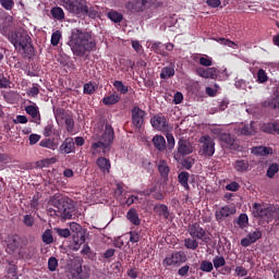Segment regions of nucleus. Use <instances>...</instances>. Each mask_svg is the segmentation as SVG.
Here are the masks:
<instances>
[{"mask_svg": "<svg viewBox=\"0 0 279 279\" xmlns=\"http://www.w3.org/2000/svg\"><path fill=\"white\" fill-rule=\"evenodd\" d=\"M84 95H93L95 93V86L93 83H86L83 87Z\"/></svg>", "mask_w": 279, "mask_h": 279, "instance_id": "obj_52", "label": "nucleus"}, {"mask_svg": "<svg viewBox=\"0 0 279 279\" xmlns=\"http://www.w3.org/2000/svg\"><path fill=\"white\" fill-rule=\"evenodd\" d=\"M113 86H114V88H116V90L118 92V93H120L121 95H128V93H129V88H128V86H125L124 84H123V82H121V81H114L113 82Z\"/></svg>", "mask_w": 279, "mask_h": 279, "instance_id": "obj_37", "label": "nucleus"}, {"mask_svg": "<svg viewBox=\"0 0 279 279\" xmlns=\"http://www.w3.org/2000/svg\"><path fill=\"white\" fill-rule=\"evenodd\" d=\"M57 234L63 239H69V236H71V231L69 229H58Z\"/></svg>", "mask_w": 279, "mask_h": 279, "instance_id": "obj_61", "label": "nucleus"}, {"mask_svg": "<svg viewBox=\"0 0 279 279\" xmlns=\"http://www.w3.org/2000/svg\"><path fill=\"white\" fill-rule=\"evenodd\" d=\"M130 242L131 243H138L141 241V233L136 231H131L130 233Z\"/></svg>", "mask_w": 279, "mask_h": 279, "instance_id": "obj_57", "label": "nucleus"}, {"mask_svg": "<svg viewBox=\"0 0 279 279\" xmlns=\"http://www.w3.org/2000/svg\"><path fill=\"white\" fill-rule=\"evenodd\" d=\"M238 133L242 136H252L256 134V122H251L250 124H242L238 129Z\"/></svg>", "mask_w": 279, "mask_h": 279, "instance_id": "obj_19", "label": "nucleus"}, {"mask_svg": "<svg viewBox=\"0 0 279 279\" xmlns=\"http://www.w3.org/2000/svg\"><path fill=\"white\" fill-rule=\"evenodd\" d=\"M189 232L192 239L202 240L206 236V230H204L197 222L189 226Z\"/></svg>", "mask_w": 279, "mask_h": 279, "instance_id": "obj_14", "label": "nucleus"}, {"mask_svg": "<svg viewBox=\"0 0 279 279\" xmlns=\"http://www.w3.org/2000/svg\"><path fill=\"white\" fill-rule=\"evenodd\" d=\"M252 154H254V156H269L274 154V149L267 146H255L252 148Z\"/></svg>", "mask_w": 279, "mask_h": 279, "instance_id": "obj_22", "label": "nucleus"}, {"mask_svg": "<svg viewBox=\"0 0 279 279\" xmlns=\"http://www.w3.org/2000/svg\"><path fill=\"white\" fill-rule=\"evenodd\" d=\"M151 49H154L156 53H159V56H165V50L162 49V43L160 41L154 43L151 46Z\"/></svg>", "mask_w": 279, "mask_h": 279, "instance_id": "obj_53", "label": "nucleus"}, {"mask_svg": "<svg viewBox=\"0 0 279 279\" xmlns=\"http://www.w3.org/2000/svg\"><path fill=\"white\" fill-rule=\"evenodd\" d=\"M189 178H190V174L186 171H183V172L179 173V175H178L179 184H181V186H183L185 189V191H189V189H190Z\"/></svg>", "mask_w": 279, "mask_h": 279, "instance_id": "obj_31", "label": "nucleus"}, {"mask_svg": "<svg viewBox=\"0 0 279 279\" xmlns=\"http://www.w3.org/2000/svg\"><path fill=\"white\" fill-rule=\"evenodd\" d=\"M196 73L199 77H204L205 80H215V77H217V69L215 68H198Z\"/></svg>", "mask_w": 279, "mask_h": 279, "instance_id": "obj_18", "label": "nucleus"}, {"mask_svg": "<svg viewBox=\"0 0 279 279\" xmlns=\"http://www.w3.org/2000/svg\"><path fill=\"white\" fill-rule=\"evenodd\" d=\"M119 101H121V96H119V94H111L104 97L101 100L104 106H114L116 104H119Z\"/></svg>", "mask_w": 279, "mask_h": 279, "instance_id": "obj_28", "label": "nucleus"}, {"mask_svg": "<svg viewBox=\"0 0 279 279\" xmlns=\"http://www.w3.org/2000/svg\"><path fill=\"white\" fill-rule=\"evenodd\" d=\"M96 165L102 173H110V159L100 157L97 159Z\"/></svg>", "mask_w": 279, "mask_h": 279, "instance_id": "obj_24", "label": "nucleus"}, {"mask_svg": "<svg viewBox=\"0 0 279 279\" xmlns=\"http://www.w3.org/2000/svg\"><path fill=\"white\" fill-rule=\"evenodd\" d=\"M126 219L133 225V226H141V218L138 217V211L136 209L132 208L126 213Z\"/></svg>", "mask_w": 279, "mask_h": 279, "instance_id": "obj_26", "label": "nucleus"}, {"mask_svg": "<svg viewBox=\"0 0 279 279\" xmlns=\"http://www.w3.org/2000/svg\"><path fill=\"white\" fill-rule=\"evenodd\" d=\"M184 245L187 250H197L199 247L197 240L191 238L184 240Z\"/></svg>", "mask_w": 279, "mask_h": 279, "instance_id": "obj_41", "label": "nucleus"}, {"mask_svg": "<svg viewBox=\"0 0 279 279\" xmlns=\"http://www.w3.org/2000/svg\"><path fill=\"white\" fill-rule=\"evenodd\" d=\"M199 64L202 66H213V59L209 57H201Z\"/></svg>", "mask_w": 279, "mask_h": 279, "instance_id": "obj_58", "label": "nucleus"}, {"mask_svg": "<svg viewBox=\"0 0 279 279\" xmlns=\"http://www.w3.org/2000/svg\"><path fill=\"white\" fill-rule=\"evenodd\" d=\"M250 168V162L247 160H236L234 163V169L239 172L247 171Z\"/></svg>", "mask_w": 279, "mask_h": 279, "instance_id": "obj_36", "label": "nucleus"}, {"mask_svg": "<svg viewBox=\"0 0 279 279\" xmlns=\"http://www.w3.org/2000/svg\"><path fill=\"white\" fill-rule=\"evenodd\" d=\"M53 134V123L48 122L44 129V136L49 137Z\"/></svg>", "mask_w": 279, "mask_h": 279, "instance_id": "obj_54", "label": "nucleus"}, {"mask_svg": "<svg viewBox=\"0 0 279 279\" xmlns=\"http://www.w3.org/2000/svg\"><path fill=\"white\" fill-rule=\"evenodd\" d=\"M215 269H219L220 267H223L226 265V258L223 256H216L213 259Z\"/></svg>", "mask_w": 279, "mask_h": 279, "instance_id": "obj_46", "label": "nucleus"}, {"mask_svg": "<svg viewBox=\"0 0 279 279\" xmlns=\"http://www.w3.org/2000/svg\"><path fill=\"white\" fill-rule=\"evenodd\" d=\"M235 221L239 228H241V230H244V228H247V223H250V218H247V214H241Z\"/></svg>", "mask_w": 279, "mask_h": 279, "instance_id": "obj_35", "label": "nucleus"}, {"mask_svg": "<svg viewBox=\"0 0 279 279\" xmlns=\"http://www.w3.org/2000/svg\"><path fill=\"white\" fill-rule=\"evenodd\" d=\"M108 19L112 21L113 23H121L123 21V14L117 12V11H109L107 14Z\"/></svg>", "mask_w": 279, "mask_h": 279, "instance_id": "obj_38", "label": "nucleus"}, {"mask_svg": "<svg viewBox=\"0 0 279 279\" xmlns=\"http://www.w3.org/2000/svg\"><path fill=\"white\" fill-rule=\"evenodd\" d=\"M53 209H49L50 215L53 217H61V219H71L73 217V205L64 197L56 196L51 201Z\"/></svg>", "mask_w": 279, "mask_h": 279, "instance_id": "obj_4", "label": "nucleus"}, {"mask_svg": "<svg viewBox=\"0 0 279 279\" xmlns=\"http://www.w3.org/2000/svg\"><path fill=\"white\" fill-rule=\"evenodd\" d=\"M28 141H29V145H36V143H38V141H40V135L31 134L28 137Z\"/></svg>", "mask_w": 279, "mask_h": 279, "instance_id": "obj_64", "label": "nucleus"}, {"mask_svg": "<svg viewBox=\"0 0 279 279\" xmlns=\"http://www.w3.org/2000/svg\"><path fill=\"white\" fill-rule=\"evenodd\" d=\"M263 239V231L260 229H256L255 231L250 232L246 238L241 240L242 247H250L256 241Z\"/></svg>", "mask_w": 279, "mask_h": 279, "instance_id": "obj_12", "label": "nucleus"}, {"mask_svg": "<svg viewBox=\"0 0 279 279\" xmlns=\"http://www.w3.org/2000/svg\"><path fill=\"white\" fill-rule=\"evenodd\" d=\"M279 171V165L278 163H272L269 166L266 175L267 178H274L276 175V173H278Z\"/></svg>", "mask_w": 279, "mask_h": 279, "instance_id": "obj_43", "label": "nucleus"}, {"mask_svg": "<svg viewBox=\"0 0 279 279\" xmlns=\"http://www.w3.org/2000/svg\"><path fill=\"white\" fill-rule=\"evenodd\" d=\"M132 123L134 128L141 130L145 123V111L140 109L138 107H133L132 109Z\"/></svg>", "mask_w": 279, "mask_h": 279, "instance_id": "obj_11", "label": "nucleus"}, {"mask_svg": "<svg viewBox=\"0 0 279 279\" xmlns=\"http://www.w3.org/2000/svg\"><path fill=\"white\" fill-rule=\"evenodd\" d=\"M11 45L15 48L19 53L22 56H29L34 48L32 47V37L27 34V31L23 28H17L16 31H12L8 35Z\"/></svg>", "mask_w": 279, "mask_h": 279, "instance_id": "obj_3", "label": "nucleus"}, {"mask_svg": "<svg viewBox=\"0 0 279 279\" xmlns=\"http://www.w3.org/2000/svg\"><path fill=\"white\" fill-rule=\"evenodd\" d=\"M201 148L199 155L210 158L215 156V140L208 135H204L199 138Z\"/></svg>", "mask_w": 279, "mask_h": 279, "instance_id": "obj_7", "label": "nucleus"}, {"mask_svg": "<svg viewBox=\"0 0 279 279\" xmlns=\"http://www.w3.org/2000/svg\"><path fill=\"white\" fill-rule=\"evenodd\" d=\"M150 123L155 130L162 131L167 128V118L163 116H155L153 119H150Z\"/></svg>", "mask_w": 279, "mask_h": 279, "instance_id": "obj_21", "label": "nucleus"}, {"mask_svg": "<svg viewBox=\"0 0 279 279\" xmlns=\"http://www.w3.org/2000/svg\"><path fill=\"white\" fill-rule=\"evenodd\" d=\"M260 130L266 134H275V122L264 123Z\"/></svg>", "mask_w": 279, "mask_h": 279, "instance_id": "obj_42", "label": "nucleus"}, {"mask_svg": "<svg viewBox=\"0 0 279 279\" xmlns=\"http://www.w3.org/2000/svg\"><path fill=\"white\" fill-rule=\"evenodd\" d=\"M59 150L61 154H73L75 151V141L72 137L65 138Z\"/></svg>", "mask_w": 279, "mask_h": 279, "instance_id": "obj_20", "label": "nucleus"}, {"mask_svg": "<svg viewBox=\"0 0 279 279\" xmlns=\"http://www.w3.org/2000/svg\"><path fill=\"white\" fill-rule=\"evenodd\" d=\"M155 213L163 219H169V207L165 204L155 205Z\"/></svg>", "mask_w": 279, "mask_h": 279, "instance_id": "obj_29", "label": "nucleus"}, {"mask_svg": "<svg viewBox=\"0 0 279 279\" xmlns=\"http://www.w3.org/2000/svg\"><path fill=\"white\" fill-rule=\"evenodd\" d=\"M0 4L4 10H12L14 8V0H0Z\"/></svg>", "mask_w": 279, "mask_h": 279, "instance_id": "obj_56", "label": "nucleus"}, {"mask_svg": "<svg viewBox=\"0 0 279 279\" xmlns=\"http://www.w3.org/2000/svg\"><path fill=\"white\" fill-rule=\"evenodd\" d=\"M178 151L180 156H189V154H193V145L189 141L181 138L178 142Z\"/></svg>", "mask_w": 279, "mask_h": 279, "instance_id": "obj_16", "label": "nucleus"}, {"mask_svg": "<svg viewBox=\"0 0 279 279\" xmlns=\"http://www.w3.org/2000/svg\"><path fill=\"white\" fill-rule=\"evenodd\" d=\"M132 47L136 51V53H141L143 51V46L138 40H132Z\"/></svg>", "mask_w": 279, "mask_h": 279, "instance_id": "obj_63", "label": "nucleus"}, {"mask_svg": "<svg viewBox=\"0 0 279 279\" xmlns=\"http://www.w3.org/2000/svg\"><path fill=\"white\" fill-rule=\"evenodd\" d=\"M20 246H21V239L19 238V235L9 236L8 250L10 252H16V250H19Z\"/></svg>", "mask_w": 279, "mask_h": 279, "instance_id": "obj_25", "label": "nucleus"}, {"mask_svg": "<svg viewBox=\"0 0 279 279\" xmlns=\"http://www.w3.org/2000/svg\"><path fill=\"white\" fill-rule=\"evenodd\" d=\"M62 8L78 19H82V14L86 12V0H60Z\"/></svg>", "mask_w": 279, "mask_h": 279, "instance_id": "obj_5", "label": "nucleus"}, {"mask_svg": "<svg viewBox=\"0 0 279 279\" xmlns=\"http://www.w3.org/2000/svg\"><path fill=\"white\" fill-rule=\"evenodd\" d=\"M53 113L57 121H65V119L71 117V113L66 112V110L62 108L53 109Z\"/></svg>", "mask_w": 279, "mask_h": 279, "instance_id": "obj_30", "label": "nucleus"}, {"mask_svg": "<svg viewBox=\"0 0 279 279\" xmlns=\"http://www.w3.org/2000/svg\"><path fill=\"white\" fill-rule=\"evenodd\" d=\"M39 93H40V89H38L37 86H33L28 89L27 95L28 97H38Z\"/></svg>", "mask_w": 279, "mask_h": 279, "instance_id": "obj_62", "label": "nucleus"}, {"mask_svg": "<svg viewBox=\"0 0 279 279\" xmlns=\"http://www.w3.org/2000/svg\"><path fill=\"white\" fill-rule=\"evenodd\" d=\"M63 121L66 125V131L68 132H73V130L75 128V121L73 120V116H70V117L65 118Z\"/></svg>", "mask_w": 279, "mask_h": 279, "instance_id": "obj_47", "label": "nucleus"}, {"mask_svg": "<svg viewBox=\"0 0 279 279\" xmlns=\"http://www.w3.org/2000/svg\"><path fill=\"white\" fill-rule=\"evenodd\" d=\"M84 243H86V238L84 235H82L81 238L74 239L73 251L77 252V250H80V247L84 245Z\"/></svg>", "mask_w": 279, "mask_h": 279, "instance_id": "obj_48", "label": "nucleus"}, {"mask_svg": "<svg viewBox=\"0 0 279 279\" xmlns=\"http://www.w3.org/2000/svg\"><path fill=\"white\" fill-rule=\"evenodd\" d=\"M50 13H51V16L57 19V21H63L64 19V10H62V8L60 7L52 8Z\"/></svg>", "mask_w": 279, "mask_h": 279, "instance_id": "obj_34", "label": "nucleus"}, {"mask_svg": "<svg viewBox=\"0 0 279 279\" xmlns=\"http://www.w3.org/2000/svg\"><path fill=\"white\" fill-rule=\"evenodd\" d=\"M36 221L34 220V216L32 215H25L23 217V223L26 226V228H32Z\"/></svg>", "mask_w": 279, "mask_h": 279, "instance_id": "obj_50", "label": "nucleus"}, {"mask_svg": "<svg viewBox=\"0 0 279 279\" xmlns=\"http://www.w3.org/2000/svg\"><path fill=\"white\" fill-rule=\"evenodd\" d=\"M68 278L70 279H86L90 278V268L88 266H82V263L74 264L68 271Z\"/></svg>", "mask_w": 279, "mask_h": 279, "instance_id": "obj_6", "label": "nucleus"}, {"mask_svg": "<svg viewBox=\"0 0 279 279\" xmlns=\"http://www.w3.org/2000/svg\"><path fill=\"white\" fill-rule=\"evenodd\" d=\"M211 133L225 144V147H232L234 145V137L230 133L223 131V129L216 126L211 129Z\"/></svg>", "mask_w": 279, "mask_h": 279, "instance_id": "obj_10", "label": "nucleus"}, {"mask_svg": "<svg viewBox=\"0 0 279 279\" xmlns=\"http://www.w3.org/2000/svg\"><path fill=\"white\" fill-rule=\"evenodd\" d=\"M213 264L208 260H203L199 266L201 271H205L206 274H210V271H213Z\"/></svg>", "mask_w": 279, "mask_h": 279, "instance_id": "obj_45", "label": "nucleus"}, {"mask_svg": "<svg viewBox=\"0 0 279 279\" xmlns=\"http://www.w3.org/2000/svg\"><path fill=\"white\" fill-rule=\"evenodd\" d=\"M39 146L40 147H46V149H56V142H53L52 140H43L40 143H39Z\"/></svg>", "mask_w": 279, "mask_h": 279, "instance_id": "obj_44", "label": "nucleus"}, {"mask_svg": "<svg viewBox=\"0 0 279 279\" xmlns=\"http://www.w3.org/2000/svg\"><path fill=\"white\" fill-rule=\"evenodd\" d=\"M158 170L162 178H167L169 175V166L167 165V161L159 160Z\"/></svg>", "mask_w": 279, "mask_h": 279, "instance_id": "obj_33", "label": "nucleus"}, {"mask_svg": "<svg viewBox=\"0 0 279 279\" xmlns=\"http://www.w3.org/2000/svg\"><path fill=\"white\" fill-rule=\"evenodd\" d=\"M60 40H62V32L56 31L54 33H52L50 39L52 47H58V45H60Z\"/></svg>", "mask_w": 279, "mask_h": 279, "instance_id": "obj_40", "label": "nucleus"}, {"mask_svg": "<svg viewBox=\"0 0 279 279\" xmlns=\"http://www.w3.org/2000/svg\"><path fill=\"white\" fill-rule=\"evenodd\" d=\"M43 242L46 245H51V243H53V234L52 231L50 229H47L43 235H41Z\"/></svg>", "mask_w": 279, "mask_h": 279, "instance_id": "obj_39", "label": "nucleus"}, {"mask_svg": "<svg viewBox=\"0 0 279 279\" xmlns=\"http://www.w3.org/2000/svg\"><path fill=\"white\" fill-rule=\"evenodd\" d=\"M253 217H259L260 219H270L271 218V209L266 208L265 206L255 203L253 205Z\"/></svg>", "mask_w": 279, "mask_h": 279, "instance_id": "obj_13", "label": "nucleus"}, {"mask_svg": "<svg viewBox=\"0 0 279 279\" xmlns=\"http://www.w3.org/2000/svg\"><path fill=\"white\" fill-rule=\"evenodd\" d=\"M166 138L168 141V149H173L175 147V137H173V134L167 133Z\"/></svg>", "mask_w": 279, "mask_h": 279, "instance_id": "obj_55", "label": "nucleus"}, {"mask_svg": "<svg viewBox=\"0 0 279 279\" xmlns=\"http://www.w3.org/2000/svg\"><path fill=\"white\" fill-rule=\"evenodd\" d=\"M239 189H240V185L236 181H233V182L226 185L227 191L236 192V191H239Z\"/></svg>", "mask_w": 279, "mask_h": 279, "instance_id": "obj_60", "label": "nucleus"}, {"mask_svg": "<svg viewBox=\"0 0 279 279\" xmlns=\"http://www.w3.org/2000/svg\"><path fill=\"white\" fill-rule=\"evenodd\" d=\"M182 263H186V255L182 251L168 254L162 260L163 267H180Z\"/></svg>", "mask_w": 279, "mask_h": 279, "instance_id": "obj_8", "label": "nucleus"}, {"mask_svg": "<svg viewBox=\"0 0 279 279\" xmlns=\"http://www.w3.org/2000/svg\"><path fill=\"white\" fill-rule=\"evenodd\" d=\"M25 112L26 114H29V117H32L33 123H36V125H40V109H38V106H36V104L26 106Z\"/></svg>", "mask_w": 279, "mask_h": 279, "instance_id": "obj_15", "label": "nucleus"}, {"mask_svg": "<svg viewBox=\"0 0 279 279\" xmlns=\"http://www.w3.org/2000/svg\"><path fill=\"white\" fill-rule=\"evenodd\" d=\"M82 16H89V19H97L99 16V10L97 7H88V2L85 0V12L81 13Z\"/></svg>", "mask_w": 279, "mask_h": 279, "instance_id": "obj_23", "label": "nucleus"}, {"mask_svg": "<svg viewBox=\"0 0 279 279\" xmlns=\"http://www.w3.org/2000/svg\"><path fill=\"white\" fill-rule=\"evenodd\" d=\"M153 144L159 151H165V149H167V141L161 135H156L153 138Z\"/></svg>", "mask_w": 279, "mask_h": 279, "instance_id": "obj_27", "label": "nucleus"}, {"mask_svg": "<svg viewBox=\"0 0 279 279\" xmlns=\"http://www.w3.org/2000/svg\"><path fill=\"white\" fill-rule=\"evenodd\" d=\"M93 140L97 142L92 144V154H108L110 146L114 143V129H112V125L107 124L100 134H94Z\"/></svg>", "mask_w": 279, "mask_h": 279, "instance_id": "obj_2", "label": "nucleus"}, {"mask_svg": "<svg viewBox=\"0 0 279 279\" xmlns=\"http://www.w3.org/2000/svg\"><path fill=\"white\" fill-rule=\"evenodd\" d=\"M235 274H236V276L243 278V277L247 276V269L243 266H238V267H235Z\"/></svg>", "mask_w": 279, "mask_h": 279, "instance_id": "obj_59", "label": "nucleus"}, {"mask_svg": "<svg viewBox=\"0 0 279 279\" xmlns=\"http://www.w3.org/2000/svg\"><path fill=\"white\" fill-rule=\"evenodd\" d=\"M173 75H175V69H173V66H166L161 70L160 78L169 80V77H173Z\"/></svg>", "mask_w": 279, "mask_h": 279, "instance_id": "obj_32", "label": "nucleus"}, {"mask_svg": "<svg viewBox=\"0 0 279 279\" xmlns=\"http://www.w3.org/2000/svg\"><path fill=\"white\" fill-rule=\"evenodd\" d=\"M146 3L145 0H129L125 8L131 12H143Z\"/></svg>", "mask_w": 279, "mask_h": 279, "instance_id": "obj_17", "label": "nucleus"}, {"mask_svg": "<svg viewBox=\"0 0 279 279\" xmlns=\"http://www.w3.org/2000/svg\"><path fill=\"white\" fill-rule=\"evenodd\" d=\"M48 269L49 271H56L58 269V258L50 257L48 259Z\"/></svg>", "mask_w": 279, "mask_h": 279, "instance_id": "obj_51", "label": "nucleus"}, {"mask_svg": "<svg viewBox=\"0 0 279 279\" xmlns=\"http://www.w3.org/2000/svg\"><path fill=\"white\" fill-rule=\"evenodd\" d=\"M268 77H267V72H265V70L260 69L257 72V82L259 84H265V82H267Z\"/></svg>", "mask_w": 279, "mask_h": 279, "instance_id": "obj_49", "label": "nucleus"}, {"mask_svg": "<svg viewBox=\"0 0 279 279\" xmlns=\"http://www.w3.org/2000/svg\"><path fill=\"white\" fill-rule=\"evenodd\" d=\"M68 45L70 46L73 54L80 58L84 56L86 51H94L97 47V41L89 32L73 28L69 36Z\"/></svg>", "mask_w": 279, "mask_h": 279, "instance_id": "obj_1", "label": "nucleus"}, {"mask_svg": "<svg viewBox=\"0 0 279 279\" xmlns=\"http://www.w3.org/2000/svg\"><path fill=\"white\" fill-rule=\"evenodd\" d=\"M232 215H236V207L234 206H222L215 211L216 221L219 223H223L228 217H232Z\"/></svg>", "mask_w": 279, "mask_h": 279, "instance_id": "obj_9", "label": "nucleus"}]
</instances>
